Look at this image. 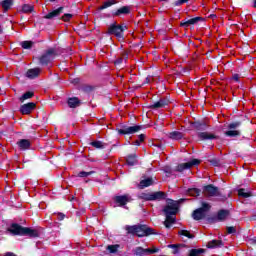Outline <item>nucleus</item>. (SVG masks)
Returning a JSON list of instances; mask_svg holds the SVG:
<instances>
[{
  "instance_id": "e433bc0d",
  "label": "nucleus",
  "mask_w": 256,
  "mask_h": 256,
  "mask_svg": "<svg viewBox=\"0 0 256 256\" xmlns=\"http://www.w3.org/2000/svg\"><path fill=\"white\" fill-rule=\"evenodd\" d=\"M90 145L92 147H94L95 149H104L105 148V143H103L102 141H99V140L92 141L90 143Z\"/></svg>"
},
{
  "instance_id": "9d476101",
  "label": "nucleus",
  "mask_w": 256,
  "mask_h": 256,
  "mask_svg": "<svg viewBox=\"0 0 256 256\" xmlns=\"http://www.w3.org/2000/svg\"><path fill=\"white\" fill-rule=\"evenodd\" d=\"M123 31H125V28L117 23H113L108 27V34L115 35L118 38L123 37Z\"/></svg>"
},
{
  "instance_id": "20e7f679",
  "label": "nucleus",
  "mask_w": 256,
  "mask_h": 256,
  "mask_svg": "<svg viewBox=\"0 0 256 256\" xmlns=\"http://www.w3.org/2000/svg\"><path fill=\"white\" fill-rule=\"evenodd\" d=\"M140 198L143 201H161V199H167V194L163 191L142 193Z\"/></svg>"
},
{
  "instance_id": "f3484780",
  "label": "nucleus",
  "mask_w": 256,
  "mask_h": 256,
  "mask_svg": "<svg viewBox=\"0 0 256 256\" xmlns=\"http://www.w3.org/2000/svg\"><path fill=\"white\" fill-rule=\"evenodd\" d=\"M229 217V212L227 210H220L217 213V216L212 218V221L217 223V221H225Z\"/></svg>"
},
{
  "instance_id": "bb28decb",
  "label": "nucleus",
  "mask_w": 256,
  "mask_h": 256,
  "mask_svg": "<svg viewBox=\"0 0 256 256\" xmlns=\"http://www.w3.org/2000/svg\"><path fill=\"white\" fill-rule=\"evenodd\" d=\"M126 163L127 165H129L130 167H133V165H137L138 161H137V155L135 154H130L126 157Z\"/></svg>"
},
{
  "instance_id": "8fccbe9b",
  "label": "nucleus",
  "mask_w": 256,
  "mask_h": 256,
  "mask_svg": "<svg viewBox=\"0 0 256 256\" xmlns=\"http://www.w3.org/2000/svg\"><path fill=\"white\" fill-rule=\"evenodd\" d=\"M56 216L58 221H63V219H65V214L63 213H57Z\"/></svg>"
},
{
  "instance_id": "b1692460",
  "label": "nucleus",
  "mask_w": 256,
  "mask_h": 256,
  "mask_svg": "<svg viewBox=\"0 0 256 256\" xmlns=\"http://www.w3.org/2000/svg\"><path fill=\"white\" fill-rule=\"evenodd\" d=\"M208 249H217V247H223V241L222 240H212L209 241L206 245Z\"/></svg>"
},
{
  "instance_id": "39448f33",
  "label": "nucleus",
  "mask_w": 256,
  "mask_h": 256,
  "mask_svg": "<svg viewBox=\"0 0 256 256\" xmlns=\"http://www.w3.org/2000/svg\"><path fill=\"white\" fill-rule=\"evenodd\" d=\"M59 55V50L57 48H49L46 52L40 57V63L45 65L51 63Z\"/></svg>"
},
{
  "instance_id": "473e14b6",
  "label": "nucleus",
  "mask_w": 256,
  "mask_h": 256,
  "mask_svg": "<svg viewBox=\"0 0 256 256\" xmlns=\"http://www.w3.org/2000/svg\"><path fill=\"white\" fill-rule=\"evenodd\" d=\"M187 195L190 197H199V195H201V190L198 188H190L187 190Z\"/></svg>"
},
{
  "instance_id": "6e6d98bb",
  "label": "nucleus",
  "mask_w": 256,
  "mask_h": 256,
  "mask_svg": "<svg viewBox=\"0 0 256 256\" xmlns=\"http://www.w3.org/2000/svg\"><path fill=\"white\" fill-rule=\"evenodd\" d=\"M146 83H151V77L146 78Z\"/></svg>"
},
{
  "instance_id": "f704fd0d",
  "label": "nucleus",
  "mask_w": 256,
  "mask_h": 256,
  "mask_svg": "<svg viewBox=\"0 0 256 256\" xmlns=\"http://www.w3.org/2000/svg\"><path fill=\"white\" fill-rule=\"evenodd\" d=\"M203 253H205L203 248L191 249L188 256H201Z\"/></svg>"
},
{
  "instance_id": "864d4df0",
  "label": "nucleus",
  "mask_w": 256,
  "mask_h": 256,
  "mask_svg": "<svg viewBox=\"0 0 256 256\" xmlns=\"http://www.w3.org/2000/svg\"><path fill=\"white\" fill-rule=\"evenodd\" d=\"M232 79H233V81H239V79H241V77L239 76V74H234L232 76Z\"/></svg>"
},
{
  "instance_id": "6e6552de",
  "label": "nucleus",
  "mask_w": 256,
  "mask_h": 256,
  "mask_svg": "<svg viewBox=\"0 0 256 256\" xmlns=\"http://www.w3.org/2000/svg\"><path fill=\"white\" fill-rule=\"evenodd\" d=\"M204 197H221V192L218 187L209 184L203 188Z\"/></svg>"
},
{
  "instance_id": "c756f323",
  "label": "nucleus",
  "mask_w": 256,
  "mask_h": 256,
  "mask_svg": "<svg viewBox=\"0 0 256 256\" xmlns=\"http://www.w3.org/2000/svg\"><path fill=\"white\" fill-rule=\"evenodd\" d=\"M33 97H35V92L33 91H28V92H25L20 98H19V101L21 103H23L24 101H27V99H33Z\"/></svg>"
},
{
  "instance_id": "603ef678",
  "label": "nucleus",
  "mask_w": 256,
  "mask_h": 256,
  "mask_svg": "<svg viewBox=\"0 0 256 256\" xmlns=\"http://www.w3.org/2000/svg\"><path fill=\"white\" fill-rule=\"evenodd\" d=\"M138 140H139L140 143H143V141H145V134H140L138 136Z\"/></svg>"
},
{
  "instance_id": "de8ad7c7",
  "label": "nucleus",
  "mask_w": 256,
  "mask_h": 256,
  "mask_svg": "<svg viewBox=\"0 0 256 256\" xmlns=\"http://www.w3.org/2000/svg\"><path fill=\"white\" fill-rule=\"evenodd\" d=\"M83 91H85L86 93H89L90 91H93V86L91 85H84L82 87Z\"/></svg>"
},
{
  "instance_id": "58836bf2",
  "label": "nucleus",
  "mask_w": 256,
  "mask_h": 256,
  "mask_svg": "<svg viewBox=\"0 0 256 256\" xmlns=\"http://www.w3.org/2000/svg\"><path fill=\"white\" fill-rule=\"evenodd\" d=\"M33 11V5L24 4L22 6V13H32Z\"/></svg>"
},
{
  "instance_id": "49530a36",
  "label": "nucleus",
  "mask_w": 256,
  "mask_h": 256,
  "mask_svg": "<svg viewBox=\"0 0 256 256\" xmlns=\"http://www.w3.org/2000/svg\"><path fill=\"white\" fill-rule=\"evenodd\" d=\"M71 19H73V14H64L62 16V21L67 22V21H71Z\"/></svg>"
},
{
  "instance_id": "37998d69",
  "label": "nucleus",
  "mask_w": 256,
  "mask_h": 256,
  "mask_svg": "<svg viewBox=\"0 0 256 256\" xmlns=\"http://www.w3.org/2000/svg\"><path fill=\"white\" fill-rule=\"evenodd\" d=\"M93 173H95V171H90V172L80 171V172L77 174V177L87 178V177H89L90 175H93Z\"/></svg>"
},
{
  "instance_id": "7c9ffc66",
  "label": "nucleus",
  "mask_w": 256,
  "mask_h": 256,
  "mask_svg": "<svg viewBox=\"0 0 256 256\" xmlns=\"http://www.w3.org/2000/svg\"><path fill=\"white\" fill-rule=\"evenodd\" d=\"M199 17H196V18H192V19H189V20H186V21H182L180 23L181 27H189L190 25H195V23H197L199 21Z\"/></svg>"
},
{
  "instance_id": "2f4dec72",
  "label": "nucleus",
  "mask_w": 256,
  "mask_h": 256,
  "mask_svg": "<svg viewBox=\"0 0 256 256\" xmlns=\"http://www.w3.org/2000/svg\"><path fill=\"white\" fill-rule=\"evenodd\" d=\"M207 127H209V121L198 122L195 124V128L198 131H205V129H207Z\"/></svg>"
},
{
  "instance_id": "a211bd4d",
  "label": "nucleus",
  "mask_w": 256,
  "mask_h": 256,
  "mask_svg": "<svg viewBox=\"0 0 256 256\" xmlns=\"http://www.w3.org/2000/svg\"><path fill=\"white\" fill-rule=\"evenodd\" d=\"M131 13V6H123L113 13L114 17H120V15H129Z\"/></svg>"
},
{
  "instance_id": "ddd939ff",
  "label": "nucleus",
  "mask_w": 256,
  "mask_h": 256,
  "mask_svg": "<svg viewBox=\"0 0 256 256\" xmlns=\"http://www.w3.org/2000/svg\"><path fill=\"white\" fill-rule=\"evenodd\" d=\"M36 107H37V104H35V102L23 104L20 107V113H22V115H31V113H33V111H35Z\"/></svg>"
},
{
  "instance_id": "f257e3e1",
  "label": "nucleus",
  "mask_w": 256,
  "mask_h": 256,
  "mask_svg": "<svg viewBox=\"0 0 256 256\" xmlns=\"http://www.w3.org/2000/svg\"><path fill=\"white\" fill-rule=\"evenodd\" d=\"M9 233L12 235H20L23 237H39V231L29 227H23L17 223H13L8 228Z\"/></svg>"
},
{
  "instance_id": "1a4fd4ad",
  "label": "nucleus",
  "mask_w": 256,
  "mask_h": 256,
  "mask_svg": "<svg viewBox=\"0 0 256 256\" xmlns=\"http://www.w3.org/2000/svg\"><path fill=\"white\" fill-rule=\"evenodd\" d=\"M197 165H201V160L199 159H192L189 162L181 163L176 167V171L178 173H183V171L187 169H191L192 167H195Z\"/></svg>"
},
{
  "instance_id": "c03bdc74",
  "label": "nucleus",
  "mask_w": 256,
  "mask_h": 256,
  "mask_svg": "<svg viewBox=\"0 0 256 256\" xmlns=\"http://www.w3.org/2000/svg\"><path fill=\"white\" fill-rule=\"evenodd\" d=\"M123 63H127V54H124L123 57L117 59L114 64L115 65H121Z\"/></svg>"
},
{
  "instance_id": "c85d7f7f",
  "label": "nucleus",
  "mask_w": 256,
  "mask_h": 256,
  "mask_svg": "<svg viewBox=\"0 0 256 256\" xmlns=\"http://www.w3.org/2000/svg\"><path fill=\"white\" fill-rule=\"evenodd\" d=\"M13 1L14 0H4L1 2V7L4 11V13H7L11 7H13Z\"/></svg>"
},
{
  "instance_id": "c9c22d12",
  "label": "nucleus",
  "mask_w": 256,
  "mask_h": 256,
  "mask_svg": "<svg viewBox=\"0 0 256 256\" xmlns=\"http://www.w3.org/2000/svg\"><path fill=\"white\" fill-rule=\"evenodd\" d=\"M238 196L243 197L244 199H247L249 197H253V193L245 192V188H241L238 190Z\"/></svg>"
},
{
  "instance_id": "2eb2a0df",
  "label": "nucleus",
  "mask_w": 256,
  "mask_h": 256,
  "mask_svg": "<svg viewBox=\"0 0 256 256\" xmlns=\"http://www.w3.org/2000/svg\"><path fill=\"white\" fill-rule=\"evenodd\" d=\"M40 75H41V68L39 67L29 69L26 72V77H28V79H36V77H39Z\"/></svg>"
},
{
  "instance_id": "4d7b16f0",
  "label": "nucleus",
  "mask_w": 256,
  "mask_h": 256,
  "mask_svg": "<svg viewBox=\"0 0 256 256\" xmlns=\"http://www.w3.org/2000/svg\"><path fill=\"white\" fill-rule=\"evenodd\" d=\"M253 7L256 9V0H254V5H253Z\"/></svg>"
},
{
  "instance_id": "0eeeda50",
  "label": "nucleus",
  "mask_w": 256,
  "mask_h": 256,
  "mask_svg": "<svg viewBox=\"0 0 256 256\" xmlns=\"http://www.w3.org/2000/svg\"><path fill=\"white\" fill-rule=\"evenodd\" d=\"M112 201H114L117 207H125L127 203H131L133 201V198H131V195L129 194H124V195L114 196L112 198Z\"/></svg>"
},
{
  "instance_id": "aec40b11",
  "label": "nucleus",
  "mask_w": 256,
  "mask_h": 256,
  "mask_svg": "<svg viewBox=\"0 0 256 256\" xmlns=\"http://www.w3.org/2000/svg\"><path fill=\"white\" fill-rule=\"evenodd\" d=\"M168 137L173 141H180V139H183V137H185V134H183V132L173 131L168 134Z\"/></svg>"
},
{
  "instance_id": "6ab92c4d",
  "label": "nucleus",
  "mask_w": 256,
  "mask_h": 256,
  "mask_svg": "<svg viewBox=\"0 0 256 256\" xmlns=\"http://www.w3.org/2000/svg\"><path fill=\"white\" fill-rule=\"evenodd\" d=\"M198 137L200 138V141L218 139V136H216L215 134L208 133V132H200V133H198Z\"/></svg>"
},
{
  "instance_id": "a18cd8bd",
  "label": "nucleus",
  "mask_w": 256,
  "mask_h": 256,
  "mask_svg": "<svg viewBox=\"0 0 256 256\" xmlns=\"http://www.w3.org/2000/svg\"><path fill=\"white\" fill-rule=\"evenodd\" d=\"M226 233H227V235L237 233V228H235L233 226H228V227H226Z\"/></svg>"
},
{
  "instance_id": "cd10ccee",
  "label": "nucleus",
  "mask_w": 256,
  "mask_h": 256,
  "mask_svg": "<svg viewBox=\"0 0 256 256\" xmlns=\"http://www.w3.org/2000/svg\"><path fill=\"white\" fill-rule=\"evenodd\" d=\"M151 185H153V178H146L141 180L138 186L140 189H145V187H151Z\"/></svg>"
},
{
  "instance_id": "dca6fc26",
  "label": "nucleus",
  "mask_w": 256,
  "mask_h": 256,
  "mask_svg": "<svg viewBox=\"0 0 256 256\" xmlns=\"http://www.w3.org/2000/svg\"><path fill=\"white\" fill-rule=\"evenodd\" d=\"M17 145L20 151H27V149H31V140L21 139L17 142Z\"/></svg>"
},
{
  "instance_id": "9b49d317",
  "label": "nucleus",
  "mask_w": 256,
  "mask_h": 256,
  "mask_svg": "<svg viewBox=\"0 0 256 256\" xmlns=\"http://www.w3.org/2000/svg\"><path fill=\"white\" fill-rule=\"evenodd\" d=\"M239 125H241L240 122L230 123L228 125L229 130L224 132V135H226V137H239V135H241V131L235 130L237 127H239Z\"/></svg>"
},
{
  "instance_id": "5fc2aeb1",
  "label": "nucleus",
  "mask_w": 256,
  "mask_h": 256,
  "mask_svg": "<svg viewBox=\"0 0 256 256\" xmlns=\"http://www.w3.org/2000/svg\"><path fill=\"white\" fill-rule=\"evenodd\" d=\"M134 145H141V142L139 140L134 141Z\"/></svg>"
},
{
  "instance_id": "3c124183",
  "label": "nucleus",
  "mask_w": 256,
  "mask_h": 256,
  "mask_svg": "<svg viewBox=\"0 0 256 256\" xmlns=\"http://www.w3.org/2000/svg\"><path fill=\"white\" fill-rule=\"evenodd\" d=\"M71 83H72L73 85H79V83H81V79H79V78H74V79L71 81Z\"/></svg>"
},
{
  "instance_id": "13d9d810",
  "label": "nucleus",
  "mask_w": 256,
  "mask_h": 256,
  "mask_svg": "<svg viewBox=\"0 0 256 256\" xmlns=\"http://www.w3.org/2000/svg\"><path fill=\"white\" fill-rule=\"evenodd\" d=\"M182 201H185V199H180V200H179V203H182Z\"/></svg>"
},
{
  "instance_id": "79ce46f5",
  "label": "nucleus",
  "mask_w": 256,
  "mask_h": 256,
  "mask_svg": "<svg viewBox=\"0 0 256 256\" xmlns=\"http://www.w3.org/2000/svg\"><path fill=\"white\" fill-rule=\"evenodd\" d=\"M22 49H31L33 47L32 41H23L21 42Z\"/></svg>"
},
{
  "instance_id": "052dcab7",
  "label": "nucleus",
  "mask_w": 256,
  "mask_h": 256,
  "mask_svg": "<svg viewBox=\"0 0 256 256\" xmlns=\"http://www.w3.org/2000/svg\"><path fill=\"white\" fill-rule=\"evenodd\" d=\"M161 1H165V0H161Z\"/></svg>"
},
{
  "instance_id": "7ed1b4c3",
  "label": "nucleus",
  "mask_w": 256,
  "mask_h": 256,
  "mask_svg": "<svg viewBox=\"0 0 256 256\" xmlns=\"http://www.w3.org/2000/svg\"><path fill=\"white\" fill-rule=\"evenodd\" d=\"M178 212H179V202L169 198L166 199V205L163 208V213L165 215L177 216Z\"/></svg>"
},
{
  "instance_id": "09e8293b",
  "label": "nucleus",
  "mask_w": 256,
  "mask_h": 256,
  "mask_svg": "<svg viewBox=\"0 0 256 256\" xmlns=\"http://www.w3.org/2000/svg\"><path fill=\"white\" fill-rule=\"evenodd\" d=\"M188 1H189V0H177V1L175 2V6H176V7H179V6H181V5L185 4V3H188Z\"/></svg>"
},
{
  "instance_id": "5701e85b",
  "label": "nucleus",
  "mask_w": 256,
  "mask_h": 256,
  "mask_svg": "<svg viewBox=\"0 0 256 256\" xmlns=\"http://www.w3.org/2000/svg\"><path fill=\"white\" fill-rule=\"evenodd\" d=\"M176 75H183V73H189L191 66L178 65L175 67Z\"/></svg>"
},
{
  "instance_id": "f03ea898",
  "label": "nucleus",
  "mask_w": 256,
  "mask_h": 256,
  "mask_svg": "<svg viewBox=\"0 0 256 256\" xmlns=\"http://www.w3.org/2000/svg\"><path fill=\"white\" fill-rule=\"evenodd\" d=\"M126 231L130 235H136V237H149V235H157L155 229L149 228L147 225L127 226Z\"/></svg>"
},
{
  "instance_id": "4be33fe9",
  "label": "nucleus",
  "mask_w": 256,
  "mask_h": 256,
  "mask_svg": "<svg viewBox=\"0 0 256 256\" xmlns=\"http://www.w3.org/2000/svg\"><path fill=\"white\" fill-rule=\"evenodd\" d=\"M61 13H63V7H59L56 10L48 13L46 16H44V19H53L55 17H59Z\"/></svg>"
},
{
  "instance_id": "f8f14e48",
  "label": "nucleus",
  "mask_w": 256,
  "mask_h": 256,
  "mask_svg": "<svg viewBox=\"0 0 256 256\" xmlns=\"http://www.w3.org/2000/svg\"><path fill=\"white\" fill-rule=\"evenodd\" d=\"M158 252H159V248H156V247L146 248V249H144L143 247H136L134 249V255H137V256L153 255Z\"/></svg>"
},
{
  "instance_id": "bf43d9fd",
  "label": "nucleus",
  "mask_w": 256,
  "mask_h": 256,
  "mask_svg": "<svg viewBox=\"0 0 256 256\" xmlns=\"http://www.w3.org/2000/svg\"><path fill=\"white\" fill-rule=\"evenodd\" d=\"M50 1H52V2H53V1H55V0H50Z\"/></svg>"
},
{
  "instance_id": "423d86ee",
  "label": "nucleus",
  "mask_w": 256,
  "mask_h": 256,
  "mask_svg": "<svg viewBox=\"0 0 256 256\" xmlns=\"http://www.w3.org/2000/svg\"><path fill=\"white\" fill-rule=\"evenodd\" d=\"M209 209H211V205L203 202L201 208L193 211L192 218L194 219V221H201V219H205V216L207 215V211H209Z\"/></svg>"
},
{
  "instance_id": "ea45409f",
  "label": "nucleus",
  "mask_w": 256,
  "mask_h": 256,
  "mask_svg": "<svg viewBox=\"0 0 256 256\" xmlns=\"http://www.w3.org/2000/svg\"><path fill=\"white\" fill-rule=\"evenodd\" d=\"M169 249H173L172 253L173 255H177L179 253V247H181L180 244H170L168 245Z\"/></svg>"
},
{
  "instance_id": "412c9836",
  "label": "nucleus",
  "mask_w": 256,
  "mask_h": 256,
  "mask_svg": "<svg viewBox=\"0 0 256 256\" xmlns=\"http://www.w3.org/2000/svg\"><path fill=\"white\" fill-rule=\"evenodd\" d=\"M81 105V100L77 97H72L68 99V107L70 109H75L76 107H79Z\"/></svg>"
},
{
  "instance_id": "4c0bfd02",
  "label": "nucleus",
  "mask_w": 256,
  "mask_h": 256,
  "mask_svg": "<svg viewBox=\"0 0 256 256\" xmlns=\"http://www.w3.org/2000/svg\"><path fill=\"white\" fill-rule=\"evenodd\" d=\"M178 235H182L183 237H187L188 239H194L195 235L191 234L188 230H179Z\"/></svg>"
},
{
  "instance_id": "a19ab883",
  "label": "nucleus",
  "mask_w": 256,
  "mask_h": 256,
  "mask_svg": "<svg viewBox=\"0 0 256 256\" xmlns=\"http://www.w3.org/2000/svg\"><path fill=\"white\" fill-rule=\"evenodd\" d=\"M119 247H120L119 244H116V245H108V246H107V250H108L110 253H117V251L119 250Z\"/></svg>"
},
{
  "instance_id": "a878e982",
  "label": "nucleus",
  "mask_w": 256,
  "mask_h": 256,
  "mask_svg": "<svg viewBox=\"0 0 256 256\" xmlns=\"http://www.w3.org/2000/svg\"><path fill=\"white\" fill-rule=\"evenodd\" d=\"M117 3H119V0H107L98 9L99 11H103V9H108V7H113V5H117Z\"/></svg>"
},
{
  "instance_id": "72a5a7b5",
  "label": "nucleus",
  "mask_w": 256,
  "mask_h": 256,
  "mask_svg": "<svg viewBox=\"0 0 256 256\" xmlns=\"http://www.w3.org/2000/svg\"><path fill=\"white\" fill-rule=\"evenodd\" d=\"M167 105V102L165 100H159L158 102H155L150 106V109H162V107H165Z\"/></svg>"
},
{
  "instance_id": "4468645a",
  "label": "nucleus",
  "mask_w": 256,
  "mask_h": 256,
  "mask_svg": "<svg viewBox=\"0 0 256 256\" xmlns=\"http://www.w3.org/2000/svg\"><path fill=\"white\" fill-rule=\"evenodd\" d=\"M141 130V126H130L127 128H122L118 130L120 135H132L133 133H137V131Z\"/></svg>"
},
{
  "instance_id": "393cba45",
  "label": "nucleus",
  "mask_w": 256,
  "mask_h": 256,
  "mask_svg": "<svg viewBox=\"0 0 256 256\" xmlns=\"http://www.w3.org/2000/svg\"><path fill=\"white\" fill-rule=\"evenodd\" d=\"M165 215H166V220L164 221V225L167 229H169V227H171V225H173V223H175L177 218H176V216H173L170 214H165Z\"/></svg>"
}]
</instances>
